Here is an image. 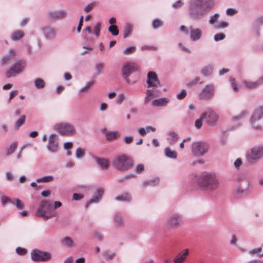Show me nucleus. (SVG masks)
<instances>
[{"label": "nucleus", "mask_w": 263, "mask_h": 263, "mask_svg": "<svg viewBox=\"0 0 263 263\" xmlns=\"http://www.w3.org/2000/svg\"><path fill=\"white\" fill-rule=\"evenodd\" d=\"M190 184L193 188L210 192L217 190L219 186V181L216 174L209 172H203L193 176Z\"/></svg>", "instance_id": "1"}, {"label": "nucleus", "mask_w": 263, "mask_h": 263, "mask_svg": "<svg viewBox=\"0 0 263 263\" xmlns=\"http://www.w3.org/2000/svg\"><path fill=\"white\" fill-rule=\"evenodd\" d=\"M214 6L213 0H192L190 4V14L194 19L203 16L207 10Z\"/></svg>", "instance_id": "2"}, {"label": "nucleus", "mask_w": 263, "mask_h": 263, "mask_svg": "<svg viewBox=\"0 0 263 263\" xmlns=\"http://www.w3.org/2000/svg\"><path fill=\"white\" fill-rule=\"evenodd\" d=\"M27 63L24 60L16 61L5 71V77L7 78L15 77L22 73L26 68Z\"/></svg>", "instance_id": "3"}, {"label": "nucleus", "mask_w": 263, "mask_h": 263, "mask_svg": "<svg viewBox=\"0 0 263 263\" xmlns=\"http://www.w3.org/2000/svg\"><path fill=\"white\" fill-rule=\"evenodd\" d=\"M38 217H41L45 219H48L55 215L54 209L50 202L44 201L42 202L36 214Z\"/></svg>", "instance_id": "4"}, {"label": "nucleus", "mask_w": 263, "mask_h": 263, "mask_svg": "<svg viewBox=\"0 0 263 263\" xmlns=\"http://www.w3.org/2000/svg\"><path fill=\"white\" fill-rule=\"evenodd\" d=\"M55 129L61 135L72 136L76 134L73 126L68 123H61L55 126Z\"/></svg>", "instance_id": "5"}, {"label": "nucleus", "mask_w": 263, "mask_h": 263, "mask_svg": "<svg viewBox=\"0 0 263 263\" xmlns=\"http://www.w3.org/2000/svg\"><path fill=\"white\" fill-rule=\"evenodd\" d=\"M209 149V145L204 142H198L194 143L192 145V152L196 155H202Z\"/></svg>", "instance_id": "6"}, {"label": "nucleus", "mask_w": 263, "mask_h": 263, "mask_svg": "<svg viewBox=\"0 0 263 263\" xmlns=\"http://www.w3.org/2000/svg\"><path fill=\"white\" fill-rule=\"evenodd\" d=\"M202 118H204L209 125L214 126L218 120V116L214 111L209 109L202 114Z\"/></svg>", "instance_id": "7"}, {"label": "nucleus", "mask_w": 263, "mask_h": 263, "mask_svg": "<svg viewBox=\"0 0 263 263\" xmlns=\"http://www.w3.org/2000/svg\"><path fill=\"white\" fill-rule=\"evenodd\" d=\"M263 157V146L252 148L247 154V158L249 160H255Z\"/></svg>", "instance_id": "8"}, {"label": "nucleus", "mask_w": 263, "mask_h": 263, "mask_svg": "<svg viewBox=\"0 0 263 263\" xmlns=\"http://www.w3.org/2000/svg\"><path fill=\"white\" fill-rule=\"evenodd\" d=\"M263 117V106H259L256 108L251 117V122L255 129L260 128L259 125H256V122L259 120Z\"/></svg>", "instance_id": "9"}, {"label": "nucleus", "mask_w": 263, "mask_h": 263, "mask_svg": "<svg viewBox=\"0 0 263 263\" xmlns=\"http://www.w3.org/2000/svg\"><path fill=\"white\" fill-rule=\"evenodd\" d=\"M138 70L137 65L134 63L125 64L122 68V74L127 82L129 83L128 77L133 72Z\"/></svg>", "instance_id": "10"}, {"label": "nucleus", "mask_w": 263, "mask_h": 263, "mask_svg": "<svg viewBox=\"0 0 263 263\" xmlns=\"http://www.w3.org/2000/svg\"><path fill=\"white\" fill-rule=\"evenodd\" d=\"M214 93L213 85H208L199 93V98L202 100H209L212 98Z\"/></svg>", "instance_id": "11"}, {"label": "nucleus", "mask_w": 263, "mask_h": 263, "mask_svg": "<svg viewBox=\"0 0 263 263\" xmlns=\"http://www.w3.org/2000/svg\"><path fill=\"white\" fill-rule=\"evenodd\" d=\"M51 255L47 252L34 250V261H47L50 259Z\"/></svg>", "instance_id": "12"}, {"label": "nucleus", "mask_w": 263, "mask_h": 263, "mask_svg": "<svg viewBox=\"0 0 263 263\" xmlns=\"http://www.w3.org/2000/svg\"><path fill=\"white\" fill-rule=\"evenodd\" d=\"M114 164H133V160L132 158L125 154L116 156L114 159Z\"/></svg>", "instance_id": "13"}, {"label": "nucleus", "mask_w": 263, "mask_h": 263, "mask_svg": "<svg viewBox=\"0 0 263 263\" xmlns=\"http://www.w3.org/2000/svg\"><path fill=\"white\" fill-rule=\"evenodd\" d=\"M147 83L148 87H157L160 85L157 74L154 71H150L147 74Z\"/></svg>", "instance_id": "14"}, {"label": "nucleus", "mask_w": 263, "mask_h": 263, "mask_svg": "<svg viewBox=\"0 0 263 263\" xmlns=\"http://www.w3.org/2000/svg\"><path fill=\"white\" fill-rule=\"evenodd\" d=\"M16 55V52L14 49H9L8 53L2 57L1 64L2 65L8 64L11 61L15 59Z\"/></svg>", "instance_id": "15"}, {"label": "nucleus", "mask_w": 263, "mask_h": 263, "mask_svg": "<svg viewBox=\"0 0 263 263\" xmlns=\"http://www.w3.org/2000/svg\"><path fill=\"white\" fill-rule=\"evenodd\" d=\"M58 140L55 134H51L49 137V142L47 145L48 150L52 152H55L58 148Z\"/></svg>", "instance_id": "16"}, {"label": "nucleus", "mask_w": 263, "mask_h": 263, "mask_svg": "<svg viewBox=\"0 0 263 263\" xmlns=\"http://www.w3.org/2000/svg\"><path fill=\"white\" fill-rule=\"evenodd\" d=\"M242 83L247 89H255L263 83V76L256 81L243 80Z\"/></svg>", "instance_id": "17"}, {"label": "nucleus", "mask_w": 263, "mask_h": 263, "mask_svg": "<svg viewBox=\"0 0 263 263\" xmlns=\"http://www.w3.org/2000/svg\"><path fill=\"white\" fill-rule=\"evenodd\" d=\"M190 37L192 41H197L200 39L202 35V31L199 28H194L193 26L190 27Z\"/></svg>", "instance_id": "18"}, {"label": "nucleus", "mask_w": 263, "mask_h": 263, "mask_svg": "<svg viewBox=\"0 0 263 263\" xmlns=\"http://www.w3.org/2000/svg\"><path fill=\"white\" fill-rule=\"evenodd\" d=\"M66 16L65 12L63 11H50L49 12V18L52 21L62 19Z\"/></svg>", "instance_id": "19"}, {"label": "nucleus", "mask_w": 263, "mask_h": 263, "mask_svg": "<svg viewBox=\"0 0 263 263\" xmlns=\"http://www.w3.org/2000/svg\"><path fill=\"white\" fill-rule=\"evenodd\" d=\"M44 32L46 37L49 40L53 39L57 34L55 29L50 27H47L45 28Z\"/></svg>", "instance_id": "20"}, {"label": "nucleus", "mask_w": 263, "mask_h": 263, "mask_svg": "<svg viewBox=\"0 0 263 263\" xmlns=\"http://www.w3.org/2000/svg\"><path fill=\"white\" fill-rule=\"evenodd\" d=\"M189 253V250L188 249H185L183 253H181L178 256H176L174 259V262L175 263H183Z\"/></svg>", "instance_id": "21"}, {"label": "nucleus", "mask_w": 263, "mask_h": 263, "mask_svg": "<svg viewBox=\"0 0 263 263\" xmlns=\"http://www.w3.org/2000/svg\"><path fill=\"white\" fill-rule=\"evenodd\" d=\"M181 222V220L179 216L178 215H174L170 217L167 223L171 227H175L178 226Z\"/></svg>", "instance_id": "22"}, {"label": "nucleus", "mask_w": 263, "mask_h": 263, "mask_svg": "<svg viewBox=\"0 0 263 263\" xmlns=\"http://www.w3.org/2000/svg\"><path fill=\"white\" fill-rule=\"evenodd\" d=\"M159 96L158 93L155 92L154 90L151 89H147L146 90V96L145 97L144 103L147 104L154 97H157Z\"/></svg>", "instance_id": "23"}, {"label": "nucleus", "mask_w": 263, "mask_h": 263, "mask_svg": "<svg viewBox=\"0 0 263 263\" xmlns=\"http://www.w3.org/2000/svg\"><path fill=\"white\" fill-rule=\"evenodd\" d=\"M169 100L166 98H160L154 100L152 102V105L156 106H162L166 105Z\"/></svg>", "instance_id": "24"}, {"label": "nucleus", "mask_w": 263, "mask_h": 263, "mask_svg": "<svg viewBox=\"0 0 263 263\" xmlns=\"http://www.w3.org/2000/svg\"><path fill=\"white\" fill-rule=\"evenodd\" d=\"M103 194V190L99 189L97 190V194L92 199H90L89 201L87 203L86 206H87L89 204L97 202L99 201V199L102 197Z\"/></svg>", "instance_id": "25"}, {"label": "nucleus", "mask_w": 263, "mask_h": 263, "mask_svg": "<svg viewBox=\"0 0 263 263\" xmlns=\"http://www.w3.org/2000/svg\"><path fill=\"white\" fill-rule=\"evenodd\" d=\"M24 36V32L21 30H17L14 31L12 34L11 38L13 41H18L22 39Z\"/></svg>", "instance_id": "26"}, {"label": "nucleus", "mask_w": 263, "mask_h": 263, "mask_svg": "<svg viewBox=\"0 0 263 263\" xmlns=\"http://www.w3.org/2000/svg\"><path fill=\"white\" fill-rule=\"evenodd\" d=\"M18 145L17 141H14L10 144L9 146L6 148L5 153L6 156H9L13 153Z\"/></svg>", "instance_id": "27"}, {"label": "nucleus", "mask_w": 263, "mask_h": 263, "mask_svg": "<svg viewBox=\"0 0 263 263\" xmlns=\"http://www.w3.org/2000/svg\"><path fill=\"white\" fill-rule=\"evenodd\" d=\"M165 155L171 159H176L177 157V153L175 151L172 150L170 147H167L164 149Z\"/></svg>", "instance_id": "28"}, {"label": "nucleus", "mask_w": 263, "mask_h": 263, "mask_svg": "<svg viewBox=\"0 0 263 263\" xmlns=\"http://www.w3.org/2000/svg\"><path fill=\"white\" fill-rule=\"evenodd\" d=\"M120 135L118 132H107L105 134L106 139L108 141L116 139Z\"/></svg>", "instance_id": "29"}, {"label": "nucleus", "mask_w": 263, "mask_h": 263, "mask_svg": "<svg viewBox=\"0 0 263 263\" xmlns=\"http://www.w3.org/2000/svg\"><path fill=\"white\" fill-rule=\"evenodd\" d=\"M92 158L98 164H109L110 163V160L107 158H99L95 156H93Z\"/></svg>", "instance_id": "30"}, {"label": "nucleus", "mask_w": 263, "mask_h": 263, "mask_svg": "<svg viewBox=\"0 0 263 263\" xmlns=\"http://www.w3.org/2000/svg\"><path fill=\"white\" fill-rule=\"evenodd\" d=\"M160 181V179L158 178H155L153 180H151L149 181H144L143 183V187H147L148 186H155L157 185Z\"/></svg>", "instance_id": "31"}, {"label": "nucleus", "mask_w": 263, "mask_h": 263, "mask_svg": "<svg viewBox=\"0 0 263 263\" xmlns=\"http://www.w3.org/2000/svg\"><path fill=\"white\" fill-rule=\"evenodd\" d=\"M179 139V137L177 134L175 132H170L169 133V137L168 140H169L170 144H174L176 143Z\"/></svg>", "instance_id": "32"}, {"label": "nucleus", "mask_w": 263, "mask_h": 263, "mask_svg": "<svg viewBox=\"0 0 263 263\" xmlns=\"http://www.w3.org/2000/svg\"><path fill=\"white\" fill-rule=\"evenodd\" d=\"M131 197L127 193H125L122 195L118 196L116 197V200L120 201H129Z\"/></svg>", "instance_id": "33"}, {"label": "nucleus", "mask_w": 263, "mask_h": 263, "mask_svg": "<svg viewBox=\"0 0 263 263\" xmlns=\"http://www.w3.org/2000/svg\"><path fill=\"white\" fill-rule=\"evenodd\" d=\"M34 84L36 88L42 89L45 86V81L41 78H37L34 81Z\"/></svg>", "instance_id": "34"}, {"label": "nucleus", "mask_w": 263, "mask_h": 263, "mask_svg": "<svg viewBox=\"0 0 263 263\" xmlns=\"http://www.w3.org/2000/svg\"><path fill=\"white\" fill-rule=\"evenodd\" d=\"M25 116H22L19 119L16 120L15 122V130H17L21 126L25 123Z\"/></svg>", "instance_id": "35"}, {"label": "nucleus", "mask_w": 263, "mask_h": 263, "mask_svg": "<svg viewBox=\"0 0 263 263\" xmlns=\"http://www.w3.org/2000/svg\"><path fill=\"white\" fill-rule=\"evenodd\" d=\"M132 28V25L130 24H127L125 25L124 30V38H126L130 34Z\"/></svg>", "instance_id": "36"}, {"label": "nucleus", "mask_w": 263, "mask_h": 263, "mask_svg": "<svg viewBox=\"0 0 263 263\" xmlns=\"http://www.w3.org/2000/svg\"><path fill=\"white\" fill-rule=\"evenodd\" d=\"M213 71V67L212 66H205L202 69V73L205 76H209L211 74Z\"/></svg>", "instance_id": "37"}, {"label": "nucleus", "mask_w": 263, "mask_h": 263, "mask_svg": "<svg viewBox=\"0 0 263 263\" xmlns=\"http://www.w3.org/2000/svg\"><path fill=\"white\" fill-rule=\"evenodd\" d=\"M103 256L107 260H111L116 256V253L109 251H106L103 253Z\"/></svg>", "instance_id": "38"}, {"label": "nucleus", "mask_w": 263, "mask_h": 263, "mask_svg": "<svg viewBox=\"0 0 263 263\" xmlns=\"http://www.w3.org/2000/svg\"><path fill=\"white\" fill-rule=\"evenodd\" d=\"M62 243L64 246L70 247L73 245V242L70 237H66L63 239Z\"/></svg>", "instance_id": "39"}, {"label": "nucleus", "mask_w": 263, "mask_h": 263, "mask_svg": "<svg viewBox=\"0 0 263 263\" xmlns=\"http://www.w3.org/2000/svg\"><path fill=\"white\" fill-rule=\"evenodd\" d=\"M108 30L112 35H117L119 32L118 27L116 25H110L108 27Z\"/></svg>", "instance_id": "40"}, {"label": "nucleus", "mask_w": 263, "mask_h": 263, "mask_svg": "<svg viewBox=\"0 0 263 263\" xmlns=\"http://www.w3.org/2000/svg\"><path fill=\"white\" fill-rule=\"evenodd\" d=\"M2 203L3 206H5L6 204L8 203H10L11 204H14V201L11 199L10 198L6 197L5 196H2L1 198Z\"/></svg>", "instance_id": "41"}, {"label": "nucleus", "mask_w": 263, "mask_h": 263, "mask_svg": "<svg viewBox=\"0 0 263 263\" xmlns=\"http://www.w3.org/2000/svg\"><path fill=\"white\" fill-rule=\"evenodd\" d=\"M85 154L84 149L79 147L76 150V156L78 158H82L84 157Z\"/></svg>", "instance_id": "42"}, {"label": "nucleus", "mask_w": 263, "mask_h": 263, "mask_svg": "<svg viewBox=\"0 0 263 263\" xmlns=\"http://www.w3.org/2000/svg\"><path fill=\"white\" fill-rule=\"evenodd\" d=\"M98 5V3L96 2H93L89 4H88L86 7L84 8V11L86 12H89L91 11L92 9Z\"/></svg>", "instance_id": "43"}, {"label": "nucleus", "mask_w": 263, "mask_h": 263, "mask_svg": "<svg viewBox=\"0 0 263 263\" xmlns=\"http://www.w3.org/2000/svg\"><path fill=\"white\" fill-rule=\"evenodd\" d=\"M52 179H53V177L52 176H45V177H41L39 179H37L36 180V181L37 182H49L52 181Z\"/></svg>", "instance_id": "44"}, {"label": "nucleus", "mask_w": 263, "mask_h": 263, "mask_svg": "<svg viewBox=\"0 0 263 263\" xmlns=\"http://www.w3.org/2000/svg\"><path fill=\"white\" fill-rule=\"evenodd\" d=\"M73 146V144L72 142H66L64 143V147L65 149L67 150V154L68 155H70L71 154V151L69 149H71Z\"/></svg>", "instance_id": "45"}, {"label": "nucleus", "mask_w": 263, "mask_h": 263, "mask_svg": "<svg viewBox=\"0 0 263 263\" xmlns=\"http://www.w3.org/2000/svg\"><path fill=\"white\" fill-rule=\"evenodd\" d=\"M136 50V47L134 46H130L125 49L124 51V54L125 55H129L134 52Z\"/></svg>", "instance_id": "46"}, {"label": "nucleus", "mask_w": 263, "mask_h": 263, "mask_svg": "<svg viewBox=\"0 0 263 263\" xmlns=\"http://www.w3.org/2000/svg\"><path fill=\"white\" fill-rule=\"evenodd\" d=\"M16 252L19 255H24L27 253V250L21 247L16 249Z\"/></svg>", "instance_id": "47"}, {"label": "nucleus", "mask_w": 263, "mask_h": 263, "mask_svg": "<svg viewBox=\"0 0 263 263\" xmlns=\"http://www.w3.org/2000/svg\"><path fill=\"white\" fill-rule=\"evenodd\" d=\"M13 204L15 205L18 210H21L24 208V204L23 202L18 199H15L14 204Z\"/></svg>", "instance_id": "48"}, {"label": "nucleus", "mask_w": 263, "mask_h": 263, "mask_svg": "<svg viewBox=\"0 0 263 263\" xmlns=\"http://www.w3.org/2000/svg\"><path fill=\"white\" fill-rule=\"evenodd\" d=\"M115 221L118 226H121L123 222L122 216L120 215H116L115 217Z\"/></svg>", "instance_id": "49"}, {"label": "nucleus", "mask_w": 263, "mask_h": 263, "mask_svg": "<svg viewBox=\"0 0 263 263\" xmlns=\"http://www.w3.org/2000/svg\"><path fill=\"white\" fill-rule=\"evenodd\" d=\"M162 26V23L158 19H156L153 21V26L154 28L156 29Z\"/></svg>", "instance_id": "50"}, {"label": "nucleus", "mask_w": 263, "mask_h": 263, "mask_svg": "<svg viewBox=\"0 0 263 263\" xmlns=\"http://www.w3.org/2000/svg\"><path fill=\"white\" fill-rule=\"evenodd\" d=\"M101 23H98L94 28V33L97 36L100 35V29H101Z\"/></svg>", "instance_id": "51"}, {"label": "nucleus", "mask_w": 263, "mask_h": 263, "mask_svg": "<svg viewBox=\"0 0 263 263\" xmlns=\"http://www.w3.org/2000/svg\"><path fill=\"white\" fill-rule=\"evenodd\" d=\"M132 165H117V168L121 171H125L130 168Z\"/></svg>", "instance_id": "52"}, {"label": "nucleus", "mask_w": 263, "mask_h": 263, "mask_svg": "<svg viewBox=\"0 0 263 263\" xmlns=\"http://www.w3.org/2000/svg\"><path fill=\"white\" fill-rule=\"evenodd\" d=\"M93 81H90L89 82L87 85L83 88H82L80 91L81 92H84L85 91H87L88 89H89L93 85Z\"/></svg>", "instance_id": "53"}, {"label": "nucleus", "mask_w": 263, "mask_h": 263, "mask_svg": "<svg viewBox=\"0 0 263 263\" xmlns=\"http://www.w3.org/2000/svg\"><path fill=\"white\" fill-rule=\"evenodd\" d=\"M230 81L231 83V85L233 87V89L234 91H237L238 90V88L237 86V84H236L235 82V80L234 78H230Z\"/></svg>", "instance_id": "54"}, {"label": "nucleus", "mask_w": 263, "mask_h": 263, "mask_svg": "<svg viewBox=\"0 0 263 263\" xmlns=\"http://www.w3.org/2000/svg\"><path fill=\"white\" fill-rule=\"evenodd\" d=\"M205 119L204 118H202V116H201L200 119L197 120L195 122V126L197 128L199 129L201 127L202 125V120Z\"/></svg>", "instance_id": "55"}, {"label": "nucleus", "mask_w": 263, "mask_h": 263, "mask_svg": "<svg viewBox=\"0 0 263 263\" xmlns=\"http://www.w3.org/2000/svg\"><path fill=\"white\" fill-rule=\"evenodd\" d=\"M104 68V65L102 63H98L96 65V69L98 74H100Z\"/></svg>", "instance_id": "56"}, {"label": "nucleus", "mask_w": 263, "mask_h": 263, "mask_svg": "<svg viewBox=\"0 0 263 263\" xmlns=\"http://www.w3.org/2000/svg\"><path fill=\"white\" fill-rule=\"evenodd\" d=\"M219 17V15L218 14H215L214 15L212 16L210 19L209 23L211 24H214L218 20Z\"/></svg>", "instance_id": "57"}, {"label": "nucleus", "mask_w": 263, "mask_h": 263, "mask_svg": "<svg viewBox=\"0 0 263 263\" xmlns=\"http://www.w3.org/2000/svg\"><path fill=\"white\" fill-rule=\"evenodd\" d=\"M225 37V34L224 33H218L214 36V40L216 41H219L223 40Z\"/></svg>", "instance_id": "58"}, {"label": "nucleus", "mask_w": 263, "mask_h": 263, "mask_svg": "<svg viewBox=\"0 0 263 263\" xmlns=\"http://www.w3.org/2000/svg\"><path fill=\"white\" fill-rule=\"evenodd\" d=\"M186 95V92L185 90H182L180 93H178L177 96V97L178 99H183L185 97Z\"/></svg>", "instance_id": "59"}, {"label": "nucleus", "mask_w": 263, "mask_h": 263, "mask_svg": "<svg viewBox=\"0 0 263 263\" xmlns=\"http://www.w3.org/2000/svg\"><path fill=\"white\" fill-rule=\"evenodd\" d=\"M124 99L125 96L123 94L121 93L118 95V98L117 99V101L118 103H121L124 101Z\"/></svg>", "instance_id": "60"}, {"label": "nucleus", "mask_w": 263, "mask_h": 263, "mask_svg": "<svg viewBox=\"0 0 263 263\" xmlns=\"http://www.w3.org/2000/svg\"><path fill=\"white\" fill-rule=\"evenodd\" d=\"M83 16H81L80 18L79 24L77 27V31L78 32H80L82 26H83Z\"/></svg>", "instance_id": "61"}, {"label": "nucleus", "mask_w": 263, "mask_h": 263, "mask_svg": "<svg viewBox=\"0 0 263 263\" xmlns=\"http://www.w3.org/2000/svg\"><path fill=\"white\" fill-rule=\"evenodd\" d=\"M141 49L142 50H156L157 49V48L154 46H149L144 45V46H142Z\"/></svg>", "instance_id": "62"}, {"label": "nucleus", "mask_w": 263, "mask_h": 263, "mask_svg": "<svg viewBox=\"0 0 263 263\" xmlns=\"http://www.w3.org/2000/svg\"><path fill=\"white\" fill-rule=\"evenodd\" d=\"M29 21V18L28 17H25V18H24L22 20V21L21 22V23H20V26L21 27H24V26H25L28 23Z\"/></svg>", "instance_id": "63"}, {"label": "nucleus", "mask_w": 263, "mask_h": 263, "mask_svg": "<svg viewBox=\"0 0 263 263\" xmlns=\"http://www.w3.org/2000/svg\"><path fill=\"white\" fill-rule=\"evenodd\" d=\"M237 11L232 8L228 9L227 10V14L229 15H233L236 13Z\"/></svg>", "instance_id": "64"}]
</instances>
